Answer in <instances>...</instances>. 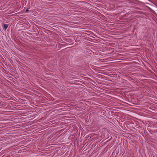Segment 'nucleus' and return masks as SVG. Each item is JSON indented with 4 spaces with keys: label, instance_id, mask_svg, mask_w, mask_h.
I'll return each mask as SVG.
<instances>
[{
    "label": "nucleus",
    "instance_id": "obj_1",
    "mask_svg": "<svg viewBox=\"0 0 157 157\" xmlns=\"http://www.w3.org/2000/svg\"><path fill=\"white\" fill-rule=\"evenodd\" d=\"M8 24H4V29H5V30H6V29L8 28Z\"/></svg>",
    "mask_w": 157,
    "mask_h": 157
},
{
    "label": "nucleus",
    "instance_id": "obj_2",
    "mask_svg": "<svg viewBox=\"0 0 157 157\" xmlns=\"http://www.w3.org/2000/svg\"><path fill=\"white\" fill-rule=\"evenodd\" d=\"M111 139H110L109 140L107 141V142H108V141H109V140H110Z\"/></svg>",
    "mask_w": 157,
    "mask_h": 157
},
{
    "label": "nucleus",
    "instance_id": "obj_3",
    "mask_svg": "<svg viewBox=\"0 0 157 157\" xmlns=\"http://www.w3.org/2000/svg\"><path fill=\"white\" fill-rule=\"evenodd\" d=\"M28 11V10H26V11Z\"/></svg>",
    "mask_w": 157,
    "mask_h": 157
}]
</instances>
